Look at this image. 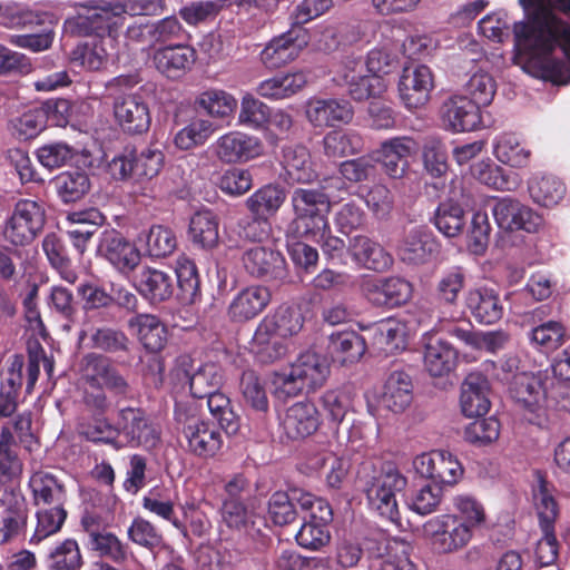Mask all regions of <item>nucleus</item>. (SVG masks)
Wrapping results in <instances>:
<instances>
[{
    "mask_svg": "<svg viewBox=\"0 0 570 570\" xmlns=\"http://www.w3.org/2000/svg\"><path fill=\"white\" fill-rule=\"evenodd\" d=\"M340 177H328L322 180L317 188H296L292 194V206L295 218L293 225L299 236H322L328 229L327 214L331 208L328 189L341 188Z\"/></svg>",
    "mask_w": 570,
    "mask_h": 570,
    "instance_id": "nucleus-1",
    "label": "nucleus"
},
{
    "mask_svg": "<svg viewBox=\"0 0 570 570\" xmlns=\"http://www.w3.org/2000/svg\"><path fill=\"white\" fill-rule=\"evenodd\" d=\"M76 8V14L65 20V29L72 36L102 37L107 33L115 38L124 26L126 10L119 2L89 0L78 3Z\"/></svg>",
    "mask_w": 570,
    "mask_h": 570,
    "instance_id": "nucleus-2",
    "label": "nucleus"
},
{
    "mask_svg": "<svg viewBox=\"0 0 570 570\" xmlns=\"http://www.w3.org/2000/svg\"><path fill=\"white\" fill-rule=\"evenodd\" d=\"M525 12V20L513 26L517 42H525L531 35H539V45L542 49L551 50L552 40L563 37L570 40V23L551 10L544 0H519Z\"/></svg>",
    "mask_w": 570,
    "mask_h": 570,
    "instance_id": "nucleus-3",
    "label": "nucleus"
},
{
    "mask_svg": "<svg viewBox=\"0 0 570 570\" xmlns=\"http://www.w3.org/2000/svg\"><path fill=\"white\" fill-rule=\"evenodd\" d=\"M518 45L529 46L534 58L528 63L533 69V76L554 86H567L570 83V40L557 37L552 40L551 50L542 49L539 45V35L533 33L525 42Z\"/></svg>",
    "mask_w": 570,
    "mask_h": 570,
    "instance_id": "nucleus-4",
    "label": "nucleus"
},
{
    "mask_svg": "<svg viewBox=\"0 0 570 570\" xmlns=\"http://www.w3.org/2000/svg\"><path fill=\"white\" fill-rule=\"evenodd\" d=\"M330 374L327 360L312 351L301 353L288 373L277 376V394L294 397L304 390L314 391L323 385Z\"/></svg>",
    "mask_w": 570,
    "mask_h": 570,
    "instance_id": "nucleus-5",
    "label": "nucleus"
},
{
    "mask_svg": "<svg viewBox=\"0 0 570 570\" xmlns=\"http://www.w3.org/2000/svg\"><path fill=\"white\" fill-rule=\"evenodd\" d=\"M174 415L191 454L203 459L216 455L223 445V439L214 423L202 420L195 407L181 404L176 405Z\"/></svg>",
    "mask_w": 570,
    "mask_h": 570,
    "instance_id": "nucleus-6",
    "label": "nucleus"
},
{
    "mask_svg": "<svg viewBox=\"0 0 570 570\" xmlns=\"http://www.w3.org/2000/svg\"><path fill=\"white\" fill-rule=\"evenodd\" d=\"M155 91V85L147 82L135 92H120L112 98L115 124L128 136H141L150 129L151 110L147 95Z\"/></svg>",
    "mask_w": 570,
    "mask_h": 570,
    "instance_id": "nucleus-7",
    "label": "nucleus"
},
{
    "mask_svg": "<svg viewBox=\"0 0 570 570\" xmlns=\"http://www.w3.org/2000/svg\"><path fill=\"white\" fill-rule=\"evenodd\" d=\"M515 410L530 424L539 428L548 423V389L538 375L521 373L513 377L509 389Z\"/></svg>",
    "mask_w": 570,
    "mask_h": 570,
    "instance_id": "nucleus-8",
    "label": "nucleus"
},
{
    "mask_svg": "<svg viewBox=\"0 0 570 570\" xmlns=\"http://www.w3.org/2000/svg\"><path fill=\"white\" fill-rule=\"evenodd\" d=\"M165 156L158 148L148 146L139 153L126 147L108 165L111 176L117 180H151L164 167Z\"/></svg>",
    "mask_w": 570,
    "mask_h": 570,
    "instance_id": "nucleus-9",
    "label": "nucleus"
},
{
    "mask_svg": "<svg viewBox=\"0 0 570 570\" xmlns=\"http://www.w3.org/2000/svg\"><path fill=\"white\" fill-rule=\"evenodd\" d=\"M406 478L394 466L387 465L366 482L364 492L371 509L391 522L400 520L396 492L406 485Z\"/></svg>",
    "mask_w": 570,
    "mask_h": 570,
    "instance_id": "nucleus-10",
    "label": "nucleus"
},
{
    "mask_svg": "<svg viewBox=\"0 0 570 570\" xmlns=\"http://www.w3.org/2000/svg\"><path fill=\"white\" fill-rule=\"evenodd\" d=\"M46 223L43 206L28 198L19 199L7 218L3 236L14 246L30 244L42 230Z\"/></svg>",
    "mask_w": 570,
    "mask_h": 570,
    "instance_id": "nucleus-11",
    "label": "nucleus"
},
{
    "mask_svg": "<svg viewBox=\"0 0 570 570\" xmlns=\"http://www.w3.org/2000/svg\"><path fill=\"white\" fill-rule=\"evenodd\" d=\"M424 531L431 540L432 548L439 554L455 553L464 549L473 537V530L456 514L445 513L430 519Z\"/></svg>",
    "mask_w": 570,
    "mask_h": 570,
    "instance_id": "nucleus-12",
    "label": "nucleus"
},
{
    "mask_svg": "<svg viewBox=\"0 0 570 570\" xmlns=\"http://www.w3.org/2000/svg\"><path fill=\"white\" fill-rule=\"evenodd\" d=\"M122 436L130 448L155 449L160 431L141 407L125 406L117 411V439Z\"/></svg>",
    "mask_w": 570,
    "mask_h": 570,
    "instance_id": "nucleus-13",
    "label": "nucleus"
},
{
    "mask_svg": "<svg viewBox=\"0 0 570 570\" xmlns=\"http://www.w3.org/2000/svg\"><path fill=\"white\" fill-rule=\"evenodd\" d=\"M361 291L372 306L393 309L412 298L413 286L403 277L387 276L364 279Z\"/></svg>",
    "mask_w": 570,
    "mask_h": 570,
    "instance_id": "nucleus-14",
    "label": "nucleus"
},
{
    "mask_svg": "<svg viewBox=\"0 0 570 570\" xmlns=\"http://www.w3.org/2000/svg\"><path fill=\"white\" fill-rule=\"evenodd\" d=\"M311 40L304 27L289 28L272 38L259 53L262 63L267 69H278L296 60Z\"/></svg>",
    "mask_w": 570,
    "mask_h": 570,
    "instance_id": "nucleus-15",
    "label": "nucleus"
},
{
    "mask_svg": "<svg viewBox=\"0 0 570 570\" xmlns=\"http://www.w3.org/2000/svg\"><path fill=\"white\" fill-rule=\"evenodd\" d=\"M83 380L89 387L108 390L115 395L127 396L130 385L126 377L114 365L110 357L104 354L89 353L83 357Z\"/></svg>",
    "mask_w": 570,
    "mask_h": 570,
    "instance_id": "nucleus-16",
    "label": "nucleus"
},
{
    "mask_svg": "<svg viewBox=\"0 0 570 570\" xmlns=\"http://www.w3.org/2000/svg\"><path fill=\"white\" fill-rule=\"evenodd\" d=\"M0 544H7L24 535L29 508L22 493L12 488H4L0 492Z\"/></svg>",
    "mask_w": 570,
    "mask_h": 570,
    "instance_id": "nucleus-17",
    "label": "nucleus"
},
{
    "mask_svg": "<svg viewBox=\"0 0 570 570\" xmlns=\"http://www.w3.org/2000/svg\"><path fill=\"white\" fill-rule=\"evenodd\" d=\"M97 253L122 274L134 272L141 261L136 245L115 228L101 233Z\"/></svg>",
    "mask_w": 570,
    "mask_h": 570,
    "instance_id": "nucleus-18",
    "label": "nucleus"
},
{
    "mask_svg": "<svg viewBox=\"0 0 570 570\" xmlns=\"http://www.w3.org/2000/svg\"><path fill=\"white\" fill-rule=\"evenodd\" d=\"M261 138L242 131H228L213 144L214 155L224 164H244L264 154Z\"/></svg>",
    "mask_w": 570,
    "mask_h": 570,
    "instance_id": "nucleus-19",
    "label": "nucleus"
},
{
    "mask_svg": "<svg viewBox=\"0 0 570 570\" xmlns=\"http://www.w3.org/2000/svg\"><path fill=\"white\" fill-rule=\"evenodd\" d=\"M434 88V76L425 65H412L403 68L397 90L406 109L413 110L425 106Z\"/></svg>",
    "mask_w": 570,
    "mask_h": 570,
    "instance_id": "nucleus-20",
    "label": "nucleus"
},
{
    "mask_svg": "<svg viewBox=\"0 0 570 570\" xmlns=\"http://www.w3.org/2000/svg\"><path fill=\"white\" fill-rule=\"evenodd\" d=\"M414 466L423 478L441 485H454L463 475V466L449 451L436 450L417 456Z\"/></svg>",
    "mask_w": 570,
    "mask_h": 570,
    "instance_id": "nucleus-21",
    "label": "nucleus"
},
{
    "mask_svg": "<svg viewBox=\"0 0 570 570\" xmlns=\"http://www.w3.org/2000/svg\"><path fill=\"white\" fill-rule=\"evenodd\" d=\"M242 265L245 272L257 279H277L285 276L286 261L283 254L266 245L246 248L242 253Z\"/></svg>",
    "mask_w": 570,
    "mask_h": 570,
    "instance_id": "nucleus-22",
    "label": "nucleus"
},
{
    "mask_svg": "<svg viewBox=\"0 0 570 570\" xmlns=\"http://www.w3.org/2000/svg\"><path fill=\"white\" fill-rule=\"evenodd\" d=\"M305 114L314 128H325L350 124L354 110L345 99L314 97L307 101Z\"/></svg>",
    "mask_w": 570,
    "mask_h": 570,
    "instance_id": "nucleus-23",
    "label": "nucleus"
},
{
    "mask_svg": "<svg viewBox=\"0 0 570 570\" xmlns=\"http://www.w3.org/2000/svg\"><path fill=\"white\" fill-rule=\"evenodd\" d=\"M321 425V415L312 402H296L288 406L281 419V429L291 441H302L313 435Z\"/></svg>",
    "mask_w": 570,
    "mask_h": 570,
    "instance_id": "nucleus-24",
    "label": "nucleus"
},
{
    "mask_svg": "<svg viewBox=\"0 0 570 570\" xmlns=\"http://www.w3.org/2000/svg\"><path fill=\"white\" fill-rule=\"evenodd\" d=\"M441 117L448 130L473 131L481 127V111L468 96L453 95L441 107Z\"/></svg>",
    "mask_w": 570,
    "mask_h": 570,
    "instance_id": "nucleus-25",
    "label": "nucleus"
},
{
    "mask_svg": "<svg viewBox=\"0 0 570 570\" xmlns=\"http://www.w3.org/2000/svg\"><path fill=\"white\" fill-rule=\"evenodd\" d=\"M132 284L137 292L150 304L167 302L175 292L173 276L151 266H142L135 273Z\"/></svg>",
    "mask_w": 570,
    "mask_h": 570,
    "instance_id": "nucleus-26",
    "label": "nucleus"
},
{
    "mask_svg": "<svg viewBox=\"0 0 570 570\" xmlns=\"http://www.w3.org/2000/svg\"><path fill=\"white\" fill-rule=\"evenodd\" d=\"M417 150L416 141L407 136L394 137L381 142L377 163L393 179H400L409 168V157Z\"/></svg>",
    "mask_w": 570,
    "mask_h": 570,
    "instance_id": "nucleus-27",
    "label": "nucleus"
},
{
    "mask_svg": "<svg viewBox=\"0 0 570 570\" xmlns=\"http://www.w3.org/2000/svg\"><path fill=\"white\" fill-rule=\"evenodd\" d=\"M271 292L262 285H252L239 291L228 305L227 314L234 323H246L256 318L269 304Z\"/></svg>",
    "mask_w": 570,
    "mask_h": 570,
    "instance_id": "nucleus-28",
    "label": "nucleus"
},
{
    "mask_svg": "<svg viewBox=\"0 0 570 570\" xmlns=\"http://www.w3.org/2000/svg\"><path fill=\"white\" fill-rule=\"evenodd\" d=\"M440 244L433 234L422 227H414L404 236L397 247L400 258L413 265H421L439 253Z\"/></svg>",
    "mask_w": 570,
    "mask_h": 570,
    "instance_id": "nucleus-29",
    "label": "nucleus"
},
{
    "mask_svg": "<svg viewBox=\"0 0 570 570\" xmlns=\"http://www.w3.org/2000/svg\"><path fill=\"white\" fill-rule=\"evenodd\" d=\"M196 51L187 45L166 46L154 52L156 69L169 79H179L186 75L196 61Z\"/></svg>",
    "mask_w": 570,
    "mask_h": 570,
    "instance_id": "nucleus-30",
    "label": "nucleus"
},
{
    "mask_svg": "<svg viewBox=\"0 0 570 570\" xmlns=\"http://www.w3.org/2000/svg\"><path fill=\"white\" fill-rule=\"evenodd\" d=\"M348 252L355 263L377 273L389 271L394 263L393 256L379 242L365 235L354 236Z\"/></svg>",
    "mask_w": 570,
    "mask_h": 570,
    "instance_id": "nucleus-31",
    "label": "nucleus"
},
{
    "mask_svg": "<svg viewBox=\"0 0 570 570\" xmlns=\"http://www.w3.org/2000/svg\"><path fill=\"white\" fill-rule=\"evenodd\" d=\"M490 385L481 373H470L461 386L460 405L466 417H479L488 413Z\"/></svg>",
    "mask_w": 570,
    "mask_h": 570,
    "instance_id": "nucleus-32",
    "label": "nucleus"
},
{
    "mask_svg": "<svg viewBox=\"0 0 570 570\" xmlns=\"http://www.w3.org/2000/svg\"><path fill=\"white\" fill-rule=\"evenodd\" d=\"M465 304L475 322L483 325L498 323L504 313L499 293L493 288L478 287L469 291Z\"/></svg>",
    "mask_w": 570,
    "mask_h": 570,
    "instance_id": "nucleus-33",
    "label": "nucleus"
},
{
    "mask_svg": "<svg viewBox=\"0 0 570 570\" xmlns=\"http://www.w3.org/2000/svg\"><path fill=\"white\" fill-rule=\"evenodd\" d=\"M308 82V75L304 70L278 72L261 81L256 94L269 100L291 98L302 91Z\"/></svg>",
    "mask_w": 570,
    "mask_h": 570,
    "instance_id": "nucleus-34",
    "label": "nucleus"
},
{
    "mask_svg": "<svg viewBox=\"0 0 570 570\" xmlns=\"http://www.w3.org/2000/svg\"><path fill=\"white\" fill-rule=\"evenodd\" d=\"M278 328L274 318L267 314L257 325L252 338V350L258 362L268 364L281 358L286 347L277 340Z\"/></svg>",
    "mask_w": 570,
    "mask_h": 570,
    "instance_id": "nucleus-35",
    "label": "nucleus"
},
{
    "mask_svg": "<svg viewBox=\"0 0 570 570\" xmlns=\"http://www.w3.org/2000/svg\"><path fill=\"white\" fill-rule=\"evenodd\" d=\"M424 347V367L431 376H445L456 367L458 351L442 337L429 336Z\"/></svg>",
    "mask_w": 570,
    "mask_h": 570,
    "instance_id": "nucleus-36",
    "label": "nucleus"
},
{
    "mask_svg": "<svg viewBox=\"0 0 570 570\" xmlns=\"http://www.w3.org/2000/svg\"><path fill=\"white\" fill-rule=\"evenodd\" d=\"M35 505H65L67 490L65 483L46 470L35 471L28 482Z\"/></svg>",
    "mask_w": 570,
    "mask_h": 570,
    "instance_id": "nucleus-37",
    "label": "nucleus"
},
{
    "mask_svg": "<svg viewBox=\"0 0 570 570\" xmlns=\"http://www.w3.org/2000/svg\"><path fill=\"white\" fill-rule=\"evenodd\" d=\"M413 400L411 376L403 370H393L384 384L382 401L394 413L403 412Z\"/></svg>",
    "mask_w": 570,
    "mask_h": 570,
    "instance_id": "nucleus-38",
    "label": "nucleus"
},
{
    "mask_svg": "<svg viewBox=\"0 0 570 570\" xmlns=\"http://www.w3.org/2000/svg\"><path fill=\"white\" fill-rule=\"evenodd\" d=\"M327 350L334 362L342 365L353 364L364 355L366 343L358 333L342 331L331 334Z\"/></svg>",
    "mask_w": 570,
    "mask_h": 570,
    "instance_id": "nucleus-39",
    "label": "nucleus"
},
{
    "mask_svg": "<svg viewBox=\"0 0 570 570\" xmlns=\"http://www.w3.org/2000/svg\"><path fill=\"white\" fill-rule=\"evenodd\" d=\"M219 219L210 209L196 212L189 220L188 237L191 243L203 249H212L219 240Z\"/></svg>",
    "mask_w": 570,
    "mask_h": 570,
    "instance_id": "nucleus-40",
    "label": "nucleus"
},
{
    "mask_svg": "<svg viewBox=\"0 0 570 570\" xmlns=\"http://www.w3.org/2000/svg\"><path fill=\"white\" fill-rule=\"evenodd\" d=\"M528 191L533 203L543 207L558 205L566 196V184L551 174H535L528 181Z\"/></svg>",
    "mask_w": 570,
    "mask_h": 570,
    "instance_id": "nucleus-41",
    "label": "nucleus"
},
{
    "mask_svg": "<svg viewBox=\"0 0 570 570\" xmlns=\"http://www.w3.org/2000/svg\"><path fill=\"white\" fill-rule=\"evenodd\" d=\"M282 164L288 178L294 183L308 184L317 176L313 168L309 150L303 145L284 147Z\"/></svg>",
    "mask_w": 570,
    "mask_h": 570,
    "instance_id": "nucleus-42",
    "label": "nucleus"
},
{
    "mask_svg": "<svg viewBox=\"0 0 570 570\" xmlns=\"http://www.w3.org/2000/svg\"><path fill=\"white\" fill-rule=\"evenodd\" d=\"M18 446L11 428L1 426L0 432V484L6 485L19 479L23 463L18 454Z\"/></svg>",
    "mask_w": 570,
    "mask_h": 570,
    "instance_id": "nucleus-43",
    "label": "nucleus"
},
{
    "mask_svg": "<svg viewBox=\"0 0 570 570\" xmlns=\"http://www.w3.org/2000/svg\"><path fill=\"white\" fill-rule=\"evenodd\" d=\"M472 176L480 183L497 190L512 191L521 185L519 174L507 170L491 161H479L471 166Z\"/></svg>",
    "mask_w": 570,
    "mask_h": 570,
    "instance_id": "nucleus-44",
    "label": "nucleus"
},
{
    "mask_svg": "<svg viewBox=\"0 0 570 570\" xmlns=\"http://www.w3.org/2000/svg\"><path fill=\"white\" fill-rule=\"evenodd\" d=\"M175 273L177 278L178 299L184 305L196 303L200 296V278L196 263L186 255L176 259Z\"/></svg>",
    "mask_w": 570,
    "mask_h": 570,
    "instance_id": "nucleus-45",
    "label": "nucleus"
},
{
    "mask_svg": "<svg viewBox=\"0 0 570 570\" xmlns=\"http://www.w3.org/2000/svg\"><path fill=\"white\" fill-rule=\"evenodd\" d=\"M285 199L284 187L278 184H266L246 199L245 206L252 215L269 219L277 214Z\"/></svg>",
    "mask_w": 570,
    "mask_h": 570,
    "instance_id": "nucleus-46",
    "label": "nucleus"
},
{
    "mask_svg": "<svg viewBox=\"0 0 570 570\" xmlns=\"http://www.w3.org/2000/svg\"><path fill=\"white\" fill-rule=\"evenodd\" d=\"M130 327L137 328L139 342L150 353L160 352L167 343V328L155 315L138 314L129 322Z\"/></svg>",
    "mask_w": 570,
    "mask_h": 570,
    "instance_id": "nucleus-47",
    "label": "nucleus"
},
{
    "mask_svg": "<svg viewBox=\"0 0 570 570\" xmlns=\"http://www.w3.org/2000/svg\"><path fill=\"white\" fill-rule=\"evenodd\" d=\"M353 69L343 75V81L352 99L356 101L367 100L381 95L385 90V83L380 77L363 75V62L352 61Z\"/></svg>",
    "mask_w": 570,
    "mask_h": 570,
    "instance_id": "nucleus-48",
    "label": "nucleus"
},
{
    "mask_svg": "<svg viewBox=\"0 0 570 570\" xmlns=\"http://www.w3.org/2000/svg\"><path fill=\"white\" fill-rule=\"evenodd\" d=\"M53 185L59 199L63 204L80 202L91 188L89 175L81 169L60 173L55 177Z\"/></svg>",
    "mask_w": 570,
    "mask_h": 570,
    "instance_id": "nucleus-49",
    "label": "nucleus"
},
{
    "mask_svg": "<svg viewBox=\"0 0 570 570\" xmlns=\"http://www.w3.org/2000/svg\"><path fill=\"white\" fill-rule=\"evenodd\" d=\"M86 548L98 557L108 559L115 564H125L132 556L129 546L110 531H104L90 541H85Z\"/></svg>",
    "mask_w": 570,
    "mask_h": 570,
    "instance_id": "nucleus-50",
    "label": "nucleus"
},
{
    "mask_svg": "<svg viewBox=\"0 0 570 570\" xmlns=\"http://www.w3.org/2000/svg\"><path fill=\"white\" fill-rule=\"evenodd\" d=\"M530 345L539 352L556 351L568 340L567 328L559 321H549L532 326L527 333Z\"/></svg>",
    "mask_w": 570,
    "mask_h": 570,
    "instance_id": "nucleus-51",
    "label": "nucleus"
},
{
    "mask_svg": "<svg viewBox=\"0 0 570 570\" xmlns=\"http://www.w3.org/2000/svg\"><path fill=\"white\" fill-rule=\"evenodd\" d=\"M195 106L212 118L225 119L235 111L237 100L223 89L210 88L196 97Z\"/></svg>",
    "mask_w": 570,
    "mask_h": 570,
    "instance_id": "nucleus-52",
    "label": "nucleus"
},
{
    "mask_svg": "<svg viewBox=\"0 0 570 570\" xmlns=\"http://www.w3.org/2000/svg\"><path fill=\"white\" fill-rule=\"evenodd\" d=\"M323 149L328 158L355 155L363 149V138L354 130H332L323 138Z\"/></svg>",
    "mask_w": 570,
    "mask_h": 570,
    "instance_id": "nucleus-53",
    "label": "nucleus"
},
{
    "mask_svg": "<svg viewBox=\"0 0 570 570\" xmlns=\"http://www.w3.org/2000/svg\"><path fill=\"white\" fill-rule=\"evenodd\" d=\"M127 538L151 553L166 546L163 532L153 522L139 515L135 517L129 524Z\"/></svg>",
    "mask_w": 570,
    "mask_h": 570,
    "instance_id": "nucleus-54",
    "label": "nucleus"
},
{
    "mask_svg": "<svg viewBox=\"0 0 570 570\" xmlns=\"http://www.w3.org/2000/svg\"><path fill=\"white\" fill-rule=\"evenodd\" d=\"M370 331L373 344L385 353H393L404 345V325L395 318L381 320Z\"/></svg>",
    "mask_w": 570,
    "mask_h": 570,
    "instance_id": "nucleus-55",
    "label": "nucleus"
},
{
    "mask_svg": "<svg viewBox=\"0 0 570 570\" xmlns=\"http://www.w3.org/2000/svg\"><path fill=\"white\" fill-rule=\"evenodd\" d=\"M433 223L444 236L455 237L466 224L464 209L452 199L441 202L435 209Z\"/></svg>",
    "mask_w": 570,
    "mask_h": 570,
    "instance_id": "nucleus-56",
    "label": "nucleus"
},
{
    "mask_svg": "<svg viewBox=\"0 0 570 570\" xmlns=\"http://www.w3.org/2000/svg\"><path fill=\"white\" fill-rule=\"evenodd\" d=\"M223 380L224 374L219 365L215 363H205L189 377L190 394L195 399H204L220 390Z\"/></svg>",
    "mask_w": 570,
    "mask_h": 570,
    "instance_id": "nucleus-57",
    "label": "nucleus"
},
{
    "mask_svg": "<svg viewBox=\"0 0 570 570\" xmlns=\"http://www.w3.org/2000/svg\"><path fill=\"white\" fill-rule=\"evenodd\" d=\"M36 517V529L29 540L31 544H38L48 537L58 533L67 520L68 512L65 505L52 504V507L39 509Z\"/></svg>",
    "mask_w": 570,
    "mask_h": 570,
    "instance_id": "nucleus-58",
    "label": "nucleus"
},
{
    "mask_svg": "<svg viewBox=\"0 0 570 570\" xmlns=\"http://www.w3.org/2000/svg\"><path fill=\"white\" fill-rule=\"evenodd\" d=\"M129 344L130 340L127 334L122 330L111 326L94 327L89 335V347L105 353H127Z\"/></svg>",
    "mask_w": 570,
    "mask_h": 570,
    "instance_id": "nucleus-59",
    "label": "nucleus"
},
{
    "mask_svg": "<svg viewBox=\"0 0 570 570\" xmlns=\"http://www.w3.org/2000/svg\"><path fill=\"white\" fill-rule=\"evenodd\" d=\"M552 487L540 474L538 484L533 488V501L538 512L540 528L548 530L554 528V522L559 513L558 503L552 494Z\"/></svg>",
    "mask_w": 570,
    "mask_h": 570,
    "instance_id": "nucleus-60",
    "label": "nucleus"
},
{
    "mask_svg": "<svg viewBox=\"0 0 570 570\" xmlns=\"http://www.w3.org/2000/svg\"><path fill=\"white\" fill-rule=\"evenodd\" d=\"M494 155L502 164L522 168L529 164L531 151L513 134H502L494 142Z\"/></svg>",
    "mask_w": 570,
    "mask_h": 570,
    "instance_id": "nucleus-61",
    "label": "nucleus"
},
{
    "mask_svg": "<svg viewBox=\"0 0 570 570\" xmlns=\"http://www.w3.org/2000/svg\"><path fill=\"white\" fill-rule=\"evenodd\" d=\"M82 566V554L75 539H65L47 557V567L50 570H80Z\"/></svg>",
    "mask_w": 570,
    "mask_h": 570,
    "instance_id": "nucleus-62",
    "label": "nucleus"
},
{
    "mask_svg": "<svg viewBox=\"0 0 570 570\" xmlns=\"http://www.w3.org/2000/svg\"><path fill=\"white\" fill-rule=\"evenodd\" d=\"M107 52L96 39L79 42L70 52L72 63L90 71L100 70L107 62Z\"/></svg>",
    "mask_w": 570,
    "mask_h": 570,
    "instance_id": "nucleus-63",
    "label": "nucleus"
},
{
    "mask_svg": "<svg viewBox=\"0 0 570 570\" xmlns=\"http://www.w3.org/2000/svg\"><path fill=\"white\" fill-rule=\"evenodd\" d=\"M443 497V488L435 483H426L414 488L407 495L409 508L420 515H428L438 510Z\"/></svg>",
    "mask_w": 570,
    "mask_h": 570,
    "instance_id": "nucleus-64",
    "label": "nucleus"
}]
</instances>
